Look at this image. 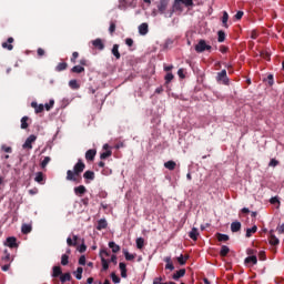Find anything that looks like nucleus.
Wrapping results in <instances>:
<instances>
[{"label":"nucleus","instance_id":"412c9836","mask_svg":"<svg viewBox=\"0 0 284 284\" xmlns=\"http://www.w3.org/2000/svg\"><path fill=\"white\" fill-rule=\"evenodd\" d=\"M34 181L37 183H40V185H43V183H44L43 181H45V175H43V172H38L36 174Z\"/></svg>","mask_w":284,"mask_h":284},{"label":"nucleus","instance_id":"f8f14e48","mask_svg":"<svg viewBox=\"0 0 284 284\" xmlns=\"http://www.w3.org/2000/svg\"><path fill=\"white\" fill-rule=\"evenodd\" d=\"M119 268L121 271V277L122 278H128V265L123 262H120Z\"/></svg>","mask_w":284,"mask_h":284},{"label":"nucleus","instance_id":"8fccbe9b","mask_svg":"<svg viewBox=\"0 0 284 284\" xmlns=\"http://www.w3.org/2000/svg\"><path fill=\"white\" fill-rule=\"evenodd\" d=\"M111 278L113 283H121V277H119L116 273H111Z\"/></svg>","mask_w":284,"mask_h":284},{"label":"nucleus","instance_id":"052dcab7","mask_svg":"<svg viewBox=\"0 0 284 284\" xmlns=\"http://www.w3.org/2000/svg\"><path fill=\"white\" fill-rule=\"evenodd\" d=\"M85 250H88V246H85L84 243H82V244L78 247V251L80 252V254H83V252H85Z\"/></svg>","mask_w":284,"mask_h":284},{"label":"nucleus","instance_id":"4d7b16f0","mask_svg":"<svg viewBox=\"0 0 284 284\" xmlns=\"http://www.w3.org/2000/svg\"><path fill=\"white\" fill-rule=\"evenodd\" d=\"M276 165H278V161L276 159H272L268 163L270 168H276Z\"/></svg>","mask_w":284,"mask_h":284},{"label":"nucleus","instance_id":"79ce46f5","mask_svg":"<svg viewBox=\"0 0 284 284\" xmlns=\"http://www.w3.org/2000/svg\"><path fill=\"white\" fill-rule=\"evenodd\" d=\"M69 87L71 88V90H79L80 88L79 82H77V80H70Z\"/></svg>","mask_w":284,"mask_h":284},{"label":"nucleus","instance_id":"423d86ee","mask_svg":"<svg viewBox=\"0 0 284 284\" xmlns=\"http://www.w3.org/2000/svg\"><path fill=\"white\" fill-rule=\"evenodd\" d=\"M138 30H139V34H141L142 37H145V34L150 32V27L148 26V22H143L138 27Z\"/></svg>","mask_w":284,"mask_h":284},{"label":"nucleus","instance_id":"dca6fc26","mask_svg":"<svg viewBox=\"0 0 284 284\" xmlns=\"http://www.w3.org/2000/svg\"><path fill=\"white\" fill-rule=\"evenodd\" d=\"M215 236L220 243H227L230 241V235L227 234L216 233Z\"/></svg>","mask_w":284,"mask_h":284},{"label":"nucleus","instance_id":"6ab92c4d","mask_svg":"<svg viewBox=\"0 0 284 284\" xmlns=\"http://www.w3.org/2000/svg\"><path fill=\"white\" fill-rule=\"evenodd\" d=\"M53 272H52V277L53 278H59L61 274H63V271L61 270V266H53Z\"/></svg>","mask_w":284,"mask_h":284},{"label":"nucleus","instance_id":"f3484780","mask_svg":"<svg viewBox=\"0 0 284 284\" xmlns=\"http://www.w3.org/2000/svg\"><path fill=\"white\" fill-rule=\"evenodd\" d=\"M106 227H108V221L105 219H101L98 222L97 230H99V232H101V230H105Z\"/></svg>","mask_w":284,"mask_h":284},{"label":"nucleus","instance_id":"de8ad7c7","mask_svg":"<svg viewBox=\"0 0 284 284\" xmlns=\"http://www.w3.org/2000/svg\"><path fill=\"white\" fill-rule=\"evenodd\" d=\"M174 79V74L172 72H168L164 77L165 83H170Z\"/></svg>","mask_w":284,"mask_h":284},{"label":"nucleus","instance_id":"37998d69","mask_svg":"<svg viewBox=\"0 0 284 284\" xmlns=\"http://www.w3.org/2000/svg\"><path fill=\"white\" fill-rule=\"evenodd\" d=\"M109 32L111 36L114 34V32H116V22L114 21L110 22Z\"/></svg>","mask_w":284,"mask_h":284},{"label":"nucleus","instance_id":"9d476101","mask_svg":"<svg viewBox=\"0 0 284 284\" xmlns=\"http://www.w3.org/2000/svg\"><path fill=\"white\" fill-rule=\"evenodd\" d=\"M67 244L69 245V247H77V245H79V236L78 235H73L72 237H68L67 239Z\"/></svg>","mask_w":284,"mask_h":284},{"label":"nucleus","instance_id":"c9c22d12","mask_svg":"<svg viewBox=\"0 0 284 284\" xmlns=\"http://www.w3.org/2000/svg\"><path fill=\"white\" fill-rule=\"evenodd\" d=\"M29 119L30 118H28L27 115H24L21 119V130H28V128H29V124H28Z\"/></svg>","mask_w":284,"mask_h":284},{"label":"nucleus","instance_id":"6e6552de","mask_svg":"<svg viewBox=\"0 0 284 284\" xmlns=\"http://www.w3.org/2000/svg\"><path fill=\"white\" fill-rule=\"evenodd\" d=\"M91 43L95 47L97 50H105V43H103V40L100 38H97Z\"/></svg>","mask_w":284,"mask_h":284},{"label":"nucleus","instance_id":"58836bf2","mask_svg":"<svg viewBox=\"0 0 284 284\" xmlns=\"http://www.w3.org/2000/svg\"><path fill=\"white\" fill-rule=\"evenodd\" d=\"M229 19H230V14H227V11H223L222 23H223L224 28H229V26H227Z\"/></svg>","mask_w":284,"mask_h":284},{"label":"nucleus","instance_id":"4468645a","mask_svg":"<svg viewBox=\"0 0 284 284\" xmlns=\"http://www.w3.org/2000/svg\"><path fill=\"white\" fill-rule=\"evenodd\" d=\"M94 156H97V150L90 149L85 152V160L87 161H94Z\"/></svg>","mask_w":284,"mask_h":284},{"label":"nucleus","instance_id":"c85d7f7f","mask_svg":"<svg viewBox=\"0 0 284 284\" xmlns=\"http://www.w3.org/2000/svg\"><path fill=\"white\" fill-rule=\"evenodd\" d=\"M63 70H68V64L65 62H60L55 67V72H63Z\"/></svg>","mask_w":284,"mask_h":284},{"label":"nucleus","instance_id":"5701e85b","mask_svg":"<svg viewBox=\"0 0 284 284\" xmlns=\"http://www.w3.org/2000/svg\"><path fill=\"white\" fill-rule=\"evenodd\" d=\"M183 276H185V268L176 271V273L173 274V280L179 281V278H183Z\"/></svg>","mask_w":284,"mask_h":284},{"label":"nucleus","instance_id":"cd10ccee","mask_svg":"<svg viewBox=\"0 0 284 284\" xmlns=\"http://www.w3.org/2000/svg\"><path fill=\"white\" fill-rule=\"evenodd\" d=\"M83 179H87L88 181H94V171H85Z\"/></svg>","mask_w":284,"mask_h":284},{"label":"nucleus","instance_id":"49530a36","mask_svg":"<svg viewBox=\"0 0 284 284\" xmlns=\"http://www.w3.org/2000/svg\"><path fill=\"white\" fill-rule=\"evenodd\" d=\"M47 112H50L54 108V100H50L49 103L44 104Z\"/></svg>","mask_w":284,"mask_h":284},{"label":"nucleus","instance_id":"a18cd8bd","mask_svg":"<svg viewBox=\"0 0 284 284\" xmlns=\"http://www.w3.org/2000/svg\"><path fill=\"white\" fill-rule=\"evenodd\" d=\"M50 161H52V159L50 158V156H45L44 159H43V161L41 162V168H42V170L43 169H45V168H48V163H50Z\"/></svg>","mask_w":284,"mask_h":284},{"label":"nucleus","instance_id":"864d4df0","mask_svg":"<svg viewBox=\"0 0 284 284\" xmlns=\"http://www.w3.org/2000/svg\"><path fill=\"white\" fill-rule=\"evenodd\" d=\"M267 83L270 87L274 85V75L273 74L267 75Z\"/></svg>","mask_w":284,"mask_h":284},{"label":"nucleus","instance_id":"5fc2aeb1","mask_svg":"<svg viewBox=\"0 0 284 284\" xmlns=\"http://www.w3.org/2000/svg\"><path fill=\"white\" fill-rule=\"evenodd\" d=\"M176 260L180 265H185V263H187L185 262L183 254H181Z\"/></svg>","mask_w":284,"mask_h":284},{"label":"nucleus","instance_id":"09e8293b","mask_svg":"<svg viewBox=\"0 0 284 284\" xmlns=\"http://www.w3.org/2000/svg\"><path fill=\"white\" fill-rule=\"evenodd\" d=\"M2 261L4 263H10V253L8 252V250H4V256H2Z\"/></svg>","mask_w":284,"mask_h":284},{"label":"nucleus","instance_id":"774afa93","mask_svg":"<svg viewBox=\"0 0 284 284\" xmlns=\"http://www.w3.org/2000/svg\"><path fill=\"white\" fill-rule=\"evenodd\" d=\"M278 234H284V224L277 226Z\"/></svg>","mask_w":284,"mask_h":284},{"label":"nucleus","instance_id":"0e129e2a","mask_svg":"<svg viewBox=\"0 0 284 284\" xmlns=\"http://www.w3.org/2000/svg\"><path fill=\"white\" fill-rule=\"evenodd\" d=\"M261 57H262V59H266V61H270V54L267 52L262 51Z\"/></svg>","mask_w":284,"mask_h":284},{"label":"nucleus","instance_id":"39448f33","mask_svg":"<svg viewBox=\"0 0 284 284\" xmlns=\"http://www.w3.org/2000/svg\"><path fill=\"white\" fill-rule=\"evenodd\" d=\"M169 3H170V0H160V3L158 4V10L160 14L165 13V10H168Z\"/></svg>","mask_w":284,"mask_h":284},{"label":"nucleus","instance_id":"f257e3e1","mask_svg":"<svg viewBox=\"0 0 284 284\" xmlns=\"http://www.w3.org/2000/svg\"><path fill=\"white\" fill-rule=\"evenodd\" d=\"M85 170V163L83 160H78L72 170L67 171V181H72L73 183H81V174Z\"/></svg>","mask_w":284,"mask_h":284},{"label":"nucleus","instance_id":"a211bd4d","mask_svg":"<svg viewBox=\"0 0 284 284\" xmlns=\"http://www.w3.org/2000/svg\"><path fill=\"white\" fill-rule=\"evenodd\" d=\"M231 232L236 233L241 232V222L235 221L231 223Z\"/></svg>","mask_w":284,"mask_h":284},{"label":"nucleus","instance_id":"69168bd1","mask_svg":"<svg viewBox=\"0 0 284 284\" xmlns=\"http://www.w3.org/2000/svg\"><path fill=\"white\" fill-rule=\"evenodd\" d=\"M79 265H85V255H81L79 258Z\"/></svg>","mask_w":284,"mask_h":284},{"label":"nucleus","instance_id":"b1692460","mask_svg":"<svg viewBox=\"0 0 284 284\" xmlns=\"http://www.w3.org/2000/svg\"><path fill=\"white\" fill-rule=\"evenodd\" d=\"M109 247L112 250L113 254L121 252V246L114 242H109Z\"/></svg>","mask_w":284,"mask_h":284},{"label":"nucleus","instance_id":"9b49d317","mask_svg":"<svg viewBox=\"0 0 284 284\" xmlns=\"http://www.w3.org/2000/svg\"><path fill=\"white\" fill-rule=\"evenodd\" d=\"M245 265H256V263H258V257H256V255H251L247 256L244 260Z\"/></svg>","mask_w":284,"mask_h":284},{"label":"nucleus","instance_id":"1a4fd4ad","mask_svg":"<svg viewBox=\"0 0 284 284\" xmlns=\"http://www.w3.org/2000/svg\"><path fill=\"white\" fill-rule=\"evenodd\" d=\"M6 245H7V247H10L11 250H14V247H19V244H17V237H14V236L8 237Z\"/></svg>","mask_w":284,"mask_h":284},{"label":"nucleus","instance_id":"a19ab883","mask_svg":"<svg viewBox=\"0 0 284 284\" xmlns=\"http://www.w3.org/2000/svg\"><path fill=\"white\" fill-rule=\"evenodd\" d=\"M70 263V255H68V254H63L62 256H61V265H68Z\"/></svg>","mask_w":284,"mask_h":284},{"label":"nucleus","instance_id":"3c124183","mask_svg":"<svg viewBox=\"0 0 284 284\" xmlns=\"http://www.w3.org/2000/svg\"><path fill=\"white\" fill-rule=\"evenodd\" d=\"M105 256H110V252L108 250H101L100 251V258L103 260Z\"/></svg>","mask_w":284,"mask_h":284},{"label":"nucleus","instance_id":"f03ea898","mask_svg":"<svg viewBox=\"0 0 284 284\" xmlns=\"http://www.w3.org/2000/svg\"><path fill=\"white\" fill-rule=\"evenodd\" d=\"M216 81L223 85H230V78H227V71L225 69L217 73Z\"/></svg>","mask_w":284,"mask_h":284},{"label":"nucleus","instance_id":"7c9ffc66","mask_svg":"<svg viewBox=\"0 0 284 284\" xmlns=\"http://www.w3.org/2000/svg\"><path fill=\"white\" fill-rule=\"evenodd\" d=\"M71 72H73L74 74H81V72H85V68H83L81 65H74L71 69Z\"/></svg>","mask_w":284,"mask_h":284},{"label":"nucleus","instance_id":"603ef678","mask_svg":"<svg viewBox=\"0 0 284 284\" xmlns=\"http://www.w3.org/2000/svg\"><path fill=\"white\" fill-rule=\"evenodd\" d=\"M77 59H79V52L74 51L71 57V63H77Z\"/></svg>","mask_w":284,"mask_h":284},{"label":"nucleus","instance_id":"bf43d9fd","mask_svg":"<svg viewBox=\"0 0 284 284\" xmlns=\"http://www.w3.org/2000/svg\"><path fill=\"white\" fill-rule=\"evenodd\" d=\"M37 54L38 57H45V50H43V48H38Z\"/></svg>","mask_w":284,"mask_h":284},{"label":"nucleus","instance_id":"0eeeda50","mask_svg":"<svg viewBox=\"0 0 284 284\" xmlns=\"http://www.w3.org/2000/svg\"><path fill=\"white\" fill-rule=\"evenodd\" d=\"M12 43H14V38L10 37L8 38L7 42H2V48L4 50L12 51L14 50V45H12Z\"/></svg>","mask_w":284,"mask_h":284},{"label":"nucleus","instance_id":"a878e982","mask_svg":"<svg viewBox=\"0 0 284 284\" xmlns=\"http://www.w3.org/2000/svg\"><path fill=\"white\" fill-rule=\"evenodd\" d=\"M268 243L270 245H278V243H281V241L278 240V237H276V235L271 234L268 237Z\"/></svg>","mask_w":284,"mask_h":284},{"label":"nucleus","instance_id":"4be33fe9","mask_svg":"<svg viewBox=\"0 0 284 284\" xmlns=\"http://www.w3.org/2000/svg\"><path fill=\"white\" fill-rule=\"evenodd\" d=\"M111 53L113 54V57H115L116 60L121 59V52H119V44H113Z\"/></svg>","mask_w":284,"mask_h":284},{"label":"nucleus","instance_id":"680f3d73","mask_svg":"<svg viewBox=\"0 0 284 284\" xmlns=\"http://www.w3.org/2000/svg\"><path fill=\"white\" fill-rule=\"evenodd\" d=\"M182 3H184L186 8H190V6H194V0H182Z\"/></svg>","mask_w":284,"mask_h":284},{"label":"nucleus","instance_id":"6e6d98bb","mask_svg":"<svg viewBox=\"0 0 284 284\" xmlns=\"http://www.w3.org/2000/svg\"><path fill=\"white\" fill-rule=\"evenodd\" d=\"M246 254H247V256H256V250L247 248Z\"/></svg>","mask_w":284,"mask_h":284},{"label":"nucleus","instance_id":"c756f323","mask_svg":"<svg viewBox=\"0 0 284 284\" xmlns=\"http://www.w3.org/2000/svg\"><path fill=\"white\" fill-rule=\"evenodd\" d=\"M61 283H65L68 281H72V275L70 273H64L60 275Z\"/></svg>","mask_w":284,"mask_h":284},{"label":"nucleus","instance_id":"2f4dec72","mask_svg":"<svg viewBox=\"0 0 284 284\" xmlns=\"http://www.w3.org/2000/svg\"><path fill=\"white\" fill-rule=\"evenodd\" d=\"M101 263H102V272H108V270H110V262L105 260V257H102Z\"/></svg>","mask_w":284,"mask_h":284},{"label":"nucleus","instance_id":"72a5a7b5","mask_svg":"<svg viewBox=\"0 0 284 284\" xmlns=\"http://www.w3.org/2000/svg\"><path fill=\"white\" fill-rule=\"evenodd\" d=\"M22 234H30L32 232V225L30 224H23L21 227Z\"/></svg>","mask_w":284,"mask_h":284},{"label":"nucleus","instance_id":"13d9d810","mask_svg":"<svg viewBox=\"0 0 284 284\" xmlns=\"http://www.w3.org/2000/svg\"><path fill=\"white\" fill-rule=\"evenodd\" d=\"M125 43L129 48H132V45H134V40L132 38H126Z\"/></svg>","mask_w":284,"mask_h":284},{"label":"nucleus","instance_id":"ea45409f","mask_svg":"<svg viewBox=\"0 0 284 284\" xmlns=\"http://www.w3.org/2000/svg\"><path fill=\"white\" fill-rule=\"evenodd\" d=\"M217 41H219V43H223V41H225V31L220 30L217 32Z\"/></svg>","mask_w":284,"mask_h":284},{"label":"nucleus","instance_id":"20e7f679","mask_svg":"<svg viewBox=\"0 0 284 284\" xmlns=\"http://www.w3.org/2000/svg\"><path fill=\"white\" fill-rule=\"evenodd\" d=\"M34 141H37V135H29L22 145L23 150H32V144L34 143Z\"/></svg>","mask_w":284,"mask_h":284},{"label":"nucleus","instance_id":"bb28decb","mask_svg":"<svg viewBox=\"0 0 284 284\" xmlns=\"http://www.w3.org/2000/svg\"><path fill=\"white\" fill-rule=\"evenodd\" d=\"M258 230V226L253 225L251 229L246 230V239H250L252 236V234H256Z\"/></svg>","mask_w":284,"mask_h":284},{"label":"nucleus","instance_id":"338daca9","mask_svg":"<svg viewBox=\"0 0 284 284\" xmlns=\"http://www.w3.org/2000/svg\"><path fill=\"white\" fill-rule=\"evenodd\" d=\"M165 270H170V272H173L174 270V264L171 262L169 264L165 265Z\"/></svg>","mask_w":284,"mask_h":284},{"label":"nucleus","instance_id":"2eb2a0df","mask_svg":"<svg viewBox=\"0 0 284 284\" xmlns=\"http://www.w3.org/2000/svg\"><path fill=\"white\" fill-rule=\"evenodd\" d=\"M31 108L36 110V114H41V112L45 110V106L43 104H38L37 102H31Z\"/></svg>","mask_w":284,"mask_h":284},{"label":"nucleus","instance_id":"393cba45","mask_svg":"<svg viewBox=\"0 0 284 284\" xmlns=\"http://www.w3.org/2000/svg\"><path fill=\"white\" fill-rule=\"evenodd\" d=\"M164 168H165L166 170H171V171H172V170H176V162L170 160V161H168V162L164 163Z\"/></svg>","mask_w":284,"mask_h":284},{"label":"nucleus","instance_id":"c03bdc74","mask_svg":"<svg viewBox=\"0 0 284 284\" xmlns=\"http://www.w3.org/2000/svg\"><path fill=\"white\" fill-rule=\"evenodd\" d=\"M110 156H112V151H111V150H108V151H105V152H103V153L100 154V159H101L102 161L105 160V159H108V158H110Z\"/></svg>","mask_w":284,"mask_h":284},{"label":"nucleus","instance_id":"e2e57ef3","mask_svg":"<svg viewBox=\"0 0 284 284\" xmlns=\"http://www.w3.org/2000/svg\"><path fill=\"white\" fill-rule=\"evenodd\" d=\"M162 281H163V277H161V276L155 277V278L153 280V284H168V283H162Z\"/></svg>","mask_w":284,"mask_h":284},{"label":"nucleus","instance_id":"f704fd0d","mask_svg":"<svg viewBox=\"0 0 284 284\" xmlns=\"http://www.w3.org/2000/svg\"><path fill=\"white\" fill-rule=\"evenodd\" d=\"M123 254H124L125 261H134V258H136V255L130 254V252H128V250H123Z\"/></svg>","mask_w":284,"mask_h":284},{"label":"nucleus","instance_id":"ddd939ff","mask_svg":"<svg viewBox=\"0 0 284 284\" xmlns=\"http://www.w3.org/2000/svg\"><path fill=\"white\" fill-rule=\"evenodd\" d=\"M73 190L77 196H82L83 194H85V192H88V189H85L84 185L75 186Z\"/></svg>","mask_w":284,"mask_h":284},{"label":"nucleus","instance_id":"473e14b6","mask_svg":"<svg viewBox=\"0 0 284 284\" xmlns=\"http://www.w3.org/2000/svg\"><path fill=\"white\" fill-rule=\"evenodd\" d=\"M230 254V247L226 245H222L221 251H220V256L225 257Z\"/></svg>","mask_w":284,"mask_h":284},{"label":"nucleus","instance_id":"aec40b11","mask_svg":"<svg viewBox=\"0 0 284 284\" xmlns=\"http://www.w3.org/2000/svg\"><path fill=\"white\" fill-rule=\"evenodd\" d=\"M190 239H192V241H197L199 240V229L193 227L190 233H189Z\"/></svg>","mask_w":284,"mask_h":284},{"label":"nucleus","instance_id":"4c0bfd02","mask_svg":"<svg viewBox=\"0 0 284 284\" xmlns=\"http://www.w3.org/2000/svg\"><path fill=\"white\" fill-rule=\"evenodd\" d=\"M74 275L78 281H81L83 278V267H78Z\"/></svg>","mask_w":284,"mask_h":284},{"label":"nucleus","instance_id":"7ed1b4c3","mask_svg":"<svg viewBox=\"0 0 284 284\" xmlns=\"http://www.w3.org/2000/svg\"><path fill=\"white\" fill-rule=\"evenodd\" d=\"M210 50H212V45L207 44V42H205V40H200L197 42V44L195 45V51L199 52V53H202V52H210Z\"/></svg>","mask_w":284,"mask_h":284},{"label":"nucleus","instance_id":"e433bc0d","mask_svg":"<svg viewBox=\"0 0 284 284\" xmlns=\"http://www.w3.org/2000/svg\"><path fill=\"white\" fill-rule=\"evenodd\" d=\"M138 250H143V246L145 245V240L143 237H138L135 240Z\"/></svg>","mask_w":284,"mask_h":284}]
</instances>
